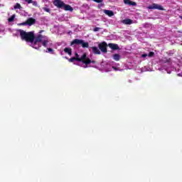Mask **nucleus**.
I'll return each instance as SVG.
<instances>
[{
    "instance_id": "3",
    "label": "nucleus",
    "mask_w": 182,
    "mask_h": 182,
    "mask_svg": "<svg viewBox=\"0 0 182 182\" xmlns=\"http://www.w3.org/2000/svg\"><path fill=\"white\" fill-rule=\"evenodd\" d=\"M107 46H109V45H107V43L105 41L98 43V48L102 53H107Z\"/></svg>"
},
{
    "instance_id": "14",
    "label": "nucleus",
    "mask_w": 182,
    "mask_h": 182,
    "mask_svg": "<svg viewBox=\"0 0 182 182\" xmlns=\"http://www.w3.org/2000/svg\"><path fill=\"white\" fill-rule=\"evenodd\" d=\"M123 23H124V25H132V23H133V20L130 19V18H127L122 21Z\"/></svg>"
},
{
    "instance_id": "1",
    "label": "nucleus",
    "mask_w": 182,
    "mask_h": 182,
    "mask_svg": "<svg viewBox=\"0 0 182 182\" xmlns=\"http://www.w3.org/2000/svg\"><path fill=\"white\" fill-rule=\"evenodd\" d=\"M20 36L22 41H25L26 42H29L31 43V46L33 44V41H35V34L33 32H26L23 30H20Z\"/></svg>"
},
{
    "instance_id": "10",
    "label": "nucleus",
    "mask_w": 182,
    "mask_h": 182,
    "mask_svg": "<svg viewBox=\"0 0 182 182\" xmlns=\"http://www.w3.org/2000/svg\"><path fill=\"white\" fill-rule=\"evenodd\" d=\"M109 48L112 49V50H119V45L114 44V43H109L108 44Z\"/></svg>"
},
{
    "instance_id": "17",
    "label": "nucleus",
    "mask_w": 182,
    "mask_h": 182,
    "mask_svg": "<svg viewBox=\"0 0 182 182\" xmlns=\"http://www.w3.org/2000/svg\"><path fill=\"white\" fill-rule=\"evenodd\" d=\"M82 45V48H89V43L88 42H85V41L82 40V43L81 44Z\"/></svg>"
},
{
    "instance_id": "11",
    "label": "nucleus",
    "mask_w": 182,
    "mask_h": 182,
    "mask_svg": "<svg viewBox=\"0 0 182 182\" xmlns=\"http://www.w3.org/2000/svg\"><path fill=\"white\" fill-rule=\"evenodd\" d=\"M124 4L125 5H129L131 6H136V4L134 1H132L130 0H124Z\"/></svg>"
},
{
    "instance_id": "23",
    "label": "nucleus",
    "mask_w": 182,
    "mask_h": 182,
    "mask_svg": "<svg viewBox=\"0 0 182 182\" xmlns=\"http://www.w3.org/2000/svg\"><path fill=\"white\" fill-rule=\"evenodd\" d=\"M77 60H78L77 58H75V57H73V58H71L68 60V62H70L72 63L75 62V60L77 61Z\"/></svg>"
},
{
    "instance_id": "24",
    "label": "nucleus",
    "mask_w": 182,
    "mask_h": 182,
    "mask_svg": "<svg viewBox=\"0 0 182 182\" xmlns=\"http://www.w3.org/2000/svg\"><path fill=\"white\" fill-rule=\"evenodd\" d=\"M43 11H45V12H48V14H50V9L43 7Z\"/></svg>"
},
{
    "instance_id": "9",
    "label": "nucleus",
    "mask_w": 182,
    "mask_h": 182,
    "mask_svg": "<svg viewBox=\"0 0 182 182\" xmlns=\"http://www.w3.org/2000/svg\"><path fill=\"white\" fill-rule=\"evenodd\" d=\"M26 21H27V25H28V26H32V25L36 23V19L33 18H29L26 20Z\"/></svg>"
},
{
    "instance_id": "2",
    "label": "nucleus",
    "mask_w": 182,
    "mask_h": 182,
    "mask_svg": "<svg viewBox=\"0 0 182 182\" xmlns=\"http://www.w3.org/2000/svg\"><path fill=\"white\" fill-rule=\"evenodd\" d=\"M43 39V36L42 34H39L37 37L34 38L33 43L32 44V48L34 49H39L41 46V42H42V40Z\"/></svg>"
},
{
    "instance_id": "25",
    "label": "nucleus",
    "mask_w": 182,
    "mask_h": 182,
    "mask_svg": "<svg viewBox=\"0 0 182 182\" xmlns=\"http://www.w3.org/2000/svg\"><path fill=\"white\" fill-rule=\"evenodd\" d=\"M148 56L149 58H153L154 56V52L153 51L149 52V53L148 54Z\"/></svg>"
},
{
    "instance_id": "32",
    "label": "nucleus",
    "mask_w": 182,
    "mask_h": 182,
    "mask_svg": "<svg viewBox=\"0 0 182 182\" xmlns=\"http://www.w3.org/2000/svg\"><path fill=\"white\" fill-rule=\"evenodd\" d=\"M112 69H114V70H119V68L114 66H112Z\"/></svg>"
},
{
    "instance_id": "6",
    "label": "nucleus",
    "mask_w": 182,
    "mask_h": 182,
    "mask_svg": "<svg viewBox=\"0 0 182 182\" xmlns=\"http://www.w3.org/2000/svg\"><path fill=\"white\" fill-rule=\"evenodd\" d=\"M53 5L57 8H63V6H65V3L61 0H54Z\"/></svg>"
},
{
    "instance_id": "22",
    "label": "nucleus",
    "mask_w": 182,
    "mask_h": 182,
    "mask_svg": "<svg viewBox=\"0 0 182 182\" xmlns=\"http://www.w3.org/2000/svg\"><path fill=\"white\" fill-rule=\"evenodd\" d=\"M8 21L9 22H14V21H15V15H12L10 18H9Z\"/></svg>"
},
{
    "instance_id": "30",
    "label": "nucleus",
    "mask_w": 182,
    "mask_h": 182,
    "mask_svg": "<svg viewBox=\"0 0 182 182\" xmlns=\"http://www.w3.org/2000/svg\"><path fill=\"white\" fill-rule=\"evenodd\" d=\"M20 25H22L23 26H25V25H28L27 21H25L23 23H21Z\"/></svg>"
},
{
    "instance_id": "7",
    "label": "nucleus",
    "mask_w": 182,
    "mask_h": 182,
    "mask_svg": "<svg viewBox=\"0 0 182 182\" xmlns=\"http://www.w3.org/2000/svg\"><path fill=\"white\" fill-rule=\"evenodd\" d=\"M90 63H96V61L90 60V58L87 57V54L86 59L84 60V65H85V68H87V65H90Z\"/></svg>"
},
{
    "instance_id": "19",
    "label": "nucleus",
    "mask_w": 182,
    "mask_h": 182,
    "mask_svg": "<svg viewBox=\"0 0 182 182\" xmlns=\"http://www.w3.org/2000/svg\"><path fill=\"white\" fill-rule=\"evenodd\" d=\"M41 42H42L43 46H44V48H46L48 46V43H49V41L48 39L43 40Z\"/></svg>"
},
{
    "instance_id": "29",
    "label": "nucleus",
    "mask_w": 182,
    "mask_h": 182,
    "mask_svg": "<svg viewBox=\"0 0 182 182\" xmlns=\"http://www.w3.org/2000/svg\"><path fill=\"white\" fill-rule=\"evenodd\" d=\"M33 1V0H26V2H27V4H32Z\"/></svg>"
},
{
    "instance_id": "21",
    "label": "nucleus",
    "mask_w": 182,
    "mask_h": 182,
    "mask_svg": "<svg viewBox=\"0 0 182 182\" xmlns=\"http://www.w3.org/2000/svg\"><path fill=\"white\" fill-rule=\"evenodd\" d=\"M21 8H22V6H21V4H19V3H16L14 6V9H21Z\"/></svg>"
},
{
    "instance_id": "4",
    "label": "nucleus",
    "mask_w": 182,
    "mask_h": 182,
    "mask_svg": "<svg viewBox=\"0 0 182 182\" xmlns=\"http://www.w3.org/2000/svg\"><path fill=\"white\" fill-rule=\"evenodd\" d=\"M147 9H158V11H164L163 6L156 3H153L152 4L148 6Z\"/></svg>"
},
{
    "instance_id": "18",
    "label": "nucleus",
    "mask_w": 182,
    "mask_h": 182,
    "mask_svg": "<svg viewBox=\"0 0 182 182\" xmlns=\"http://www.w3.org/2000/svg\"><path fill=\"white\" fill-rule=\"evenodd\" d=\"M113 59H114V60H116V62H119V60H120V55L119 54H114Z\"/></svg>"
},
{
    "instance_id": "16",
    "label": "nucleus",
    "mask_w": 182,
    "mask_h": 182,
    "mask_svg": "<svg viewBox=\"0 0 182 182\" xmlns=\"http://www.w3.org/2000/svg\"><path fill=\"white\" fill-rule=\"evenodd\" d=\"M65 53H68L69 56H72V48H64Z\"/></svg>"
},
{
    "instance_id": "26",
    "label": "nucleus",
    "mask_w": 182,
    "mask_h": 182,
    "mask_svg": "<svg viewBox=\"0 0 182 182\" xmlns=\"http://www.w3.org/2000/svg\"><path fill=\"white\" fill-rule=\"evenodd\" d=\"M99 31H100V28L99 27H95L93 28L94 32H99Z\"/></svg>"
},
{
    "instance_id": "27",
    "label": "nucleus",
    "mask_w": 182,
    "mask_h": 182,
    "mask_svg": "<svg viewBox=\"0 0 182 182\" xmlns=\"http://www.w3.org/2000/svg\"><path fill=\"white\" fill-rule=\"evenodd\" d=\"M94 2H97V4H101V2H103V0H93Z\"/></svg>"
},
{
    "instance_id": "20",
    "label": "nucleus",
    "mask_w": 182,
    "mask_h": 182,
    "mask_svg": "<svg viewBox=\"0 0 182 182\" xmlns=\"http://www.w3.org/2000/svg\"><path fill=\"white\" fill-rule=\"evenodd\" d=\"M47 50L48 51H46V52H48V53H51V55H54L55 54V52H54L53 49L51 48H47Z\"/></svg>"
},
{
    "instance_id": "13",
    "label": "nucleus",
    "mask_w": 182,
    "mask_h": 182,
    "mask_svg": "<svg viewBox=\"0 0 182 182\" xmlns=\"http://www.w3.org/2000/svg\"><path fill=\"white\" fill-rule=\"evenodd\" d=\"M81 43H82V40L75 38L71 42L70 45L71 46H73V45H80Z\"/></svg>"
},
{
    "instance_id": "5",
    "label": "nucleus",
    "mask_w": 182,
    "mask_h": 182,
    "mask_svg": "<svg viewBox=\"0 0 182 182\" xmlns=\"http://www.w3.org/2000/svg\"><path fill=\"white\" fill-rule=\"evenodd\" d=\"M87 53H84L81 57L79 56V54L77 53H75V59H78L77 60V62H82V63H84L85 60L86 59V56H87Z\"/></svg>"
},
{
    "instance_id": "31",
    "label": "nucleus",
    "mask_w": 182,
    "mask_h": 182,
    "mask_svg": "<svg viewBox=\"0 0 182 182\" xmlns=\"http://www.w3.org/2000/svg\"><path fill=\"white\" fill-rule=\"evenodd\" d=\"M147 56H149V55L146 53H144L141 55V58H147Z\"/></svg>"
},
{
    "instance_id": "33",
    "label": "nucleus",
    "mask_w": 182,
    "mask_h": 182,
    "mask_svg": "<svg viewBox=\"0 0 182 182\" xmlns=\"http://www.w3.org/2000/svg\"><path fill=\"white\" fill-rule=\"evenodd\" d=\"M43 32V31H41L40 32H39V33H42Z\"/></svg>"
},
{
    "instance_id": "15",
    "label": "nucleus",
    "mask_w": 182,
    "mask_h": 182,
    "mask_svg": "<svg viewBox=\"0 0 182 182\" xmlns=\"http://www.w3.org/2000/svg\"><path fill=\"white\" fill-rule=\"evenodd\" d=\"M104 12L105 14L107 15L108 16H113V15H114V12H113V11L111 10H105Z\"/></svg>"
},
{
    "instance_id": "8",
    "label": "nucleus",
    "mask_w": 182,
    "mask_h": 182,
    "mask_svg": "<svg viewBox=\"0 0 182 182\" xmlns=\"http://www.w3.org/2000/svg\"><path fill=\"white\" fill-rule=\"evenodd\" d=\"M91 49L92 50V53L94 55H102V52H100V50L96 46L91 47Z\"/></svg>"
},
{
    "instance_id": "28",
    "label": "nucleus",
    "mask_w": 182,
    "mask_h": 182,
    "mask_svg": "<svg viewBox=\"0 0 182 182\" xmlns=\"http://www.w3.org/2000/svg\"><path fill=\"white\" fill-rule=\"evenodd\" d=\"M31 4H33V6H38V1H33Z\"/></svg>"
},
{
    "instance_id": "12",
    "label": "nucleus",
    "mask_w": 182,
    "mask_h": 182,
    "mask_svg": "<svg viewBox=\"0 0 182 182\" xmlns=\"http://www.w3.org/2000/svg\"><path fill=\"white\" fill-rule=\"evenodd\" d=\"M63 8H64L65 11H70V12H73V7H71L70 5L65 4L64 3Z\"/></svg>"
}]
</instances>
